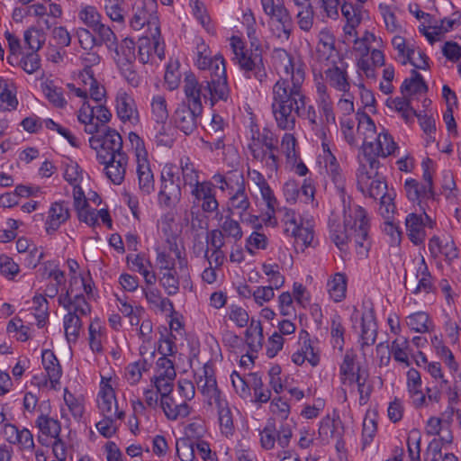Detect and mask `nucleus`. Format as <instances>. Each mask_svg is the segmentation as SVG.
<instances>
[{"instance_id": "nucleus-1", "label": "nucleus", "mask_w": 461, "mask_h": 461, "mask_svg": "<svg viewBox=\"0 0 461 461\" xmlns=\"http://www.w3.org/2000/svg\"><path fill=\"white\" fill-rule=\"evenodd\" d=\"M304 79L305 77L297 72L295 78L281 77L273 86L272 112L282 130H293L296 116L304 115L306 97L302 93Z\"/></svg>"}, {"instance_id": "nucleus-2", "label": "nucleus", "mask_w": 461, "mask_h": 461, "mask_svg": "<svg viewBox=\"0 0 461 461\" xmlns=\"http://www.w3.org/2000/svg\"><path fill=\"white\" fill-rule=\"evenodd\" d=\"M343 226L336 219L329 220L330 237L338 249L345 250L348 240H353L357 253L367 256L371 243L368 240L369 222L366 211L360 205L344 206Z\"/></svg>"}, {"instance_id": "nucleus-3", "label": "nucleus", "mask_w": 461, "mask_h": 461, "mask_svg": "<svg viewBox=\"0 0 461 461\" xmlns=\"http://www.w3.org/2000/svg\"><path fill=\"white\" fill-rule=\"evenodd\" d=\"M358 189L363 193H367L372 198L380 197L381 205L384 207L386 214L393 212L395 205L393 201L394 194L385 192L387 184L382 176H379L377 170L373 175L366 170V165L361 164L357 174Z\"/></svg>"}, {"instance_id": "nucleus-4", "label": "nucleus", "mask_w": 461, "mask_h": 461, "mask_svg": "<svg viewBox=\"0 0 461 461\" xmlns=\"http://www.w3.org/2000/svg\"><path fill=\"white\" fill-rule=\"evenodd\" d=\"M230 47L234 54V60L247 78L254 77L263 82L267 77V71L263 62V57L259 53L249 52L243 41L233 36L230 39Z\"/></svg>"}, {"instance_id": "nucleus-5", "label": "nucleus", "mask_w": 461, "mask_h": 461, "mask_svg": "<svg viewBox=\"0 0 461 461\" xmlns=\"http://www.w3.org/2000/svg\"><path fill=\"white\" fill-rule=\"evenodd\" d=\"M91 149L96 152V159L99 163H105L112 159L126 155L122 151V138L120 133L110 127H105L100 135L89 138Z\"/></svg>"}, {"instance_id": "nucleus-6", "label": "nucleus", "mask_w": 461, "mask_h": 461, "mask_svg": "<svg viewBox=\"0 0 461 461\" xmlns=\"http://www.w3.org/2000/svg\"><path fill=\"white\" fill-rule=\"evenodd\" d=\"M161 186L158 192V204L163 208H172L181 200V179L175 172V167L167 164L160 176Z\"/></svg>"}, {"instance_id": "nucleus-7", "label": "nucleus", "mask_w": 461, "mask_h": 461, "mask_svg": "<svg viewBox=\"0 0 461 461\" xmlns=\"http://www.w3.org/2000/svg\"><path fill=\"white\" fill-rule=\"evenodd\" d=\"M397 144L388 132H381L375 138V142L364 140L362 145L363 156L371 170L378 169L380 163L378 157L386 158L391 155Z\"/></svg>"}, {"instance_id": "nucleus-8", "label": "nucleus", "mask_w": 461, "mask_h": 461, "mask_svg": "<svg viewBox=\"0 0 461 461\" xmlns=\"http://www.w3.org/2000/svg\"><path fill=\"white\" fill-rule=\"evenodd\" d=\"M184 93L185 95L186 103L203 107L201 97L205 100L209 99L213 105L216 102L221 100L213 92V83H209L207 80L199 82L194 73H185L183 86Z\"/></svg>"}, {"instance_id": "nucleus-9", "label": "nucleus", "mask_w": 461, "mask_h": 461, "mask_svg": "<svg viewBox=\"0 0 461 461\" xmlns=\"http://www.w3.org/2000/svg\"><path fill=\"white\" fill-rule=\"evenodd\" d=\"M264 13L269 18L278 23L276 26V37L287 41L293 30V19L282 2L276 3L274 0H260Z\"/></svg>"}, {"instance_id": "nucleus-10", "label": "nucleus", "mask_w": 461, "mask_h": 461, "mask_svg": "<svg viewBox=\"0 0 461 461\" xmlns=\"http://www.w3.org/2000/svg\"><path fill=\"white\" fill-rule=\"evenodd\" d=\"M203 107L194 104H180L174 113L176 127L185 135H189L197 128L198 119L202 116Z\"/></svg>"}, {"instance_id": "nucleus-11", "label": "nucleus", "mask_w": 461, "mask_h": 461, "mask_svg": "<svg viewBox=\"0 0 461 461\" xmlns=\"http://www.w3.org/2000/svg\"><path fill=\"white\" fill-rule=\"evenodd\" d=\"M207 69L211 71L212 76L211 80H207V82L213 83L214 95L221 100L226 101L229 97V86L223 57L221 54H216Z\"/></svg>"}, {"instance_id": "nucleus-12", "label": "nucleus", "mask_w": 461, "mask_h": 461, "mask_svg": "<svg viewBox=\"0 0 461 461\" xmlns=\"http://www.w3.org/2000/svg\"><path fill=\"white\" fill-rule=\"evenodd\" d=\"M273 59L277 65L283 68L285 74L290 77L289 79L295 78L297 72L305 77V64L303 61L300 58H293L285 49H275Z\"/></svg>"}, {"instance_id": "nucleus-13", "label": "nucleus", "mask_w": 461, "mask_h": 461, "mask_svg": "<svg viewBox=\"0 0 461 461\" xmlns=\"http://www.w3.org/2000/svg\"><path fill=\"white\" fill-rule=\"evenodd\" d=\"M116 113L122 122H139V113L134 99L126 92L119 91L116 95Z\"/></svg>"}, {"instance_id": "nucleus-14", "label": "nucleus", "mask_w": 461, "mask_h": 461, "mask_svg": "<svg viewBox=\"0 0 461 461\" xmlns=\"http://www.w3.org/2000/svg\"><path fill=\"white\" fill-rule=\"evenodd\" d=\"M156 0H143L141 8H138L131 20V27L134 30H140L145 24L158 25L156 15Z\"/></svg>"}, {"instance_id": "nucleus-15", "label": "nucleus", "mask_w": 461, "mask_h": 461, "mask_svg": "<svg viewBox=\"0 0 461 461\" xmlns=\"http://www.w3.org/2000/svg\"><path fill=\"white\" fill-rule=\"evenodd\" d=\"M233 176H235L236 188L233 187V190L229 191L230 195L229 204L231 209L239 210L241 217L242 213L249 209L250 203L245 192L243 175L233 174Z\"/></svg>"}, {"instance_id": "nucleus-16", "label": "nucleus", "mask_w": 461, "mask_h": 461, "mask_svg": "<svg viewBox=\"0 0 461 461\" xmlns=\"http://www.w3.org/2000/svg\"><path fill=\"white\" fill-rule=\"evenodd\" d=\"M70 216L68 203L65 202H55L51 204L49 216L46 221V231L48 234L55 232L59 226L68 220Z\"/></svg>"}, {"instance_id": "nucleus-17", "label": "nucleus", "mask_w": 461, "mask_h": 461, "mask_svg": "<svg viewBox=\"0 0 461 461\" xmlns=\"http://www.w3.org/2000/svg\"><path fill=\"white\" fill-rule=\"evenodd\" d=\"M407 235L414 245H421L425 240V222L422 215L410 213L405 219Z\"/></svg>"}, {"instance_id": "nucleus-18", "label": "nucleus", "mask_w": 461, "mask_h": 461, "mask_svg": "<svg viewBox=\"0 0 461 461\" xmlns=\"http://www.w3.org/2000/svg\"><path fill=\"white\" fill-rule=\"evenodd\" d=\"M101 164L104 165L105 175L113 184L121 185L123 182L128 164L127 155H120L111 161Z\"/></svg>"}, {"instance_id": "nucleus-19", "label": "nucleus", "mask_w": 461, "mask_h": 461, "mask_svg": "<svg viewBox=\"0 0 461 461\" xmlns=\"http://www.w3.org/2000/svg\"><path fill=\"white\" fill-rule=\"evenodd\" d=\"M377 336V324L375 322L373 309L368 310L362 315L361 322V348L375 344Z\"/></svg>"}, {"instance_id": "nucleus-20", "label": "nucleus", "mask_w": 461, "mask_h": 461, "mask_svg": "<svg viewBox=\"0 0 461 461\" xmlns=\"http://www.w3.org/2000/svg\"><path fill=\"white\" fill-rule=\"evenodd\" d=\"M343 433V423L339 413L336 411H334L332 418L327 415L321 420L319 427V434L321 437L326 439L331 438H342Z\"/></svg>"}, {"instance_id": "nucleus-21", "label": "nucleus", "mask_w": 461, "mask_h": 461, "mask_svg": "<svg viewBox=\"0 0 461 461\" xmlns=\"http://www.w3.org/2000/svg\"><path fill=\"white\" fill-rule=\"evenodd\" d=\"M41 362L49 376L52 388L59 383L62 375V368L54 352L50 349H44L41 354Z\"/></svg>"}, {"instance_id": "nucleus-22", "label": "nucleus", "mask_w": 461, "mask_h": 461, "mask_svg": "<svg viewBox=\"0 0 461 461\" xmlns=\"http://www.w3.org/2000/svg\"><path fill=\"white\" fill-rule=\"evenodd\" d=\"M324 73L330 86L341 92H348L349 90V77L346 68L334 65L332 68L326 69Z\"/></svg>"}, {"instance_id": "nucleus-23", "label": "nucleus", "mask_w": 461, "mask_h": 461, "mask_svg": "<svg viewBox=\"0 0 461 461\" xmlns=\"http://www.w3.org/2000/svg\"><path fill=\"white\" fill-rule=\"evenodd\" d=\"M246 343L251 353H258L263 347L264 335L260 321L251 319L249 327L245 332Z\"/></svg>"}, {"instance_id": "nucleus-24", "label": "nucleus", "mask_w": 461, "mask_h": 461, "mask_svg": "<svg viewBox=\"0 0 461 461\" xmlns=\"http://www.w3.org/2000/svg\"><path fill=\"white\" fill-rule=\"evenodd\" d=\"M115 52L117 66L133 64L136 59L135 42L130 38L123 39L117 49H112Z\"/></svg>"}, {"instance_id": "nucleus-25", "label": "nucleus", "mask_w": 461, "mask_h": 461, "mask_svg": "<svg viewBox=\"0 0 461 461\" xmlns=\"http://www.w3.org/2000/svg\"><path fill=\"white\" fill-rule=\"evenodd\" d=\"M106 15L115 23L123 24L128 13L125 0H103Z\"/></svg>"}, {"instance_id": "nucleus-26", "label": "nucleus", "mask_w": 461, "mask_h": 461, "mask_svg": "<svg viewBox=\"0 0 461 461\" xmlns=\"http://www.w3.org/2000/svg\"><path fill=\"white\" fill-rule=\"evenodd\" d=\"M98 409L104 417L113 416V407L117 405L114 391L110 384L103 386L98 393Z\"/></svg>"}, {"instance_id": "nucleus-27", "label": "nucleus", "mask_w": 461, "mask_h": 461, "mask_svg": "<svg viewBox=\"0 0 461 461\" xmlns=\"http://www.w3.org/2000/svg\"><path fill=\"white\" fill-rule=\"evenodd\" d=\"M35 423L44 436L53 438L60 437L61 424L58 420L41 414Z\"/></svg>"}, {"instance_id": "nucleus-28", "label": "nucleus", "mask_w": 461, "mask_h": 461, "mask_svg": "<svg viewBox=\"0 0 461 461\" xmlns=\"http://www.w3.org/2000/svg\"><path fill=\"white\" fill-rule=\"evenodd\" d=\"M82 327L80 315L70 311L64 316L65 336L68 343L76 342L79 337Z\"/></svg>"}, {"instance_id": "nucleus-29", "label": "nucleus", "mask_w": 461, "mask_h": 461, "mask_svg": "<svg viewBox=\"0 0 461 461\" xmlns=\"http://www.w3.org/2000/svg\"><path fill=\"white\" fill-rule=\"evenodd\" d=\"M328 291L335 302H341L346 297L347 276L343 273H336L332 280L327 284Z\"/></svg>"}, {"instance_id": "nucleus-30", "label": "nucleus", "mask_w": 461, "mask_h": 461, "mask_svg": "<svg viewBox=\"0 0 461 461\" xmlns=\"http://www.w3.org/2000/svg\"><path fill=\"white\" fill-rule=\"evenodd\" d=\"M419 274L420 275V278L417 285L411 282L409 283V286L411 288L413 287L412 294H416L421 291H424L427 294L429 293L432 289L431 275L423 258H421L420 264L418 267L417 276Z\"/></svg>"}, {"instance_id": "nucleus-31", "label": "nucleus", "mask_w": 461, "mask_h": 461, "mask_svg": "<svg viewBox=\"0 0 461 461\" xmlns=\"http://www.w3.org/2000/svg\"><path fill=\"white\" fill-rule=\"evenodd\" d=\"M97 34L96 46L105 45L108 50L117 49V37L110 26L101 23L93 30Z\"/></svg>"}, {"instance_id": "nucleus-32", "label": "nucleus", "mask_w": 461, "mask_h": 461, "mask_svg": "<svg viewBox=\"0 0 461 461\" xmlns=\"http://www.w3.org/2000/svg\"><path fill=\"white\" fill-rule=\"evenodd\" d=\"M139 188L144 194H149L154 191L153 173L147 163L139 164L137 167Z\"/></svg>"}, {"instance_id": "nucleus-33", "label": "nucleus", "mask_w": 461, "mask_h": 461, "mask_svg": "<svg viewBox=\"0 0 461 461\" xmlns=\"http://www.w3.org/2000/svg\"><path fill=\"white\" fill-rule=\"evenodd\" d=\"M368 378L367 371H361L360 367L357 368V372L355 375L354 381L357 384V391L359 393V404L366 405L372 394L374 385L372 384H366Z\"/></svg>"}, {"instance_id": "nucleus-34", "label": "nucleus", "mask_w": 461, "mask_h": 461, "mask_svg": "<svg viewBox=\"0 0 461 461\" xmlns=\"http://www.w3.org/2000/svg\"><path fill=\"white\" fill-rule=\"evenodd\" d=\"M412 91L413 94L428 91V86L422 76L416 70H411V77L405 78L401 86L402 94Z\"/></svg>"}, {"instance_id": "nucleus-35", "label": "nucleus", "mask_w": 461, "mask_h": 461, "mask_svg": "<svg viewBox=\"0 0 461 461\" xmlns=\"http://www.w3.org/2000/svg\"><path fill=\"white\" fill-rule=\"evenodd\" d=\"M24 43L28 48L34 52H37L42 48L45 43L46 36L41 29H38L34 26L28 28L24 32Z\"/></svg>"}, {"instance_id": "nucleus-36", "label": "nucleus", "mask_w": 461, "mask_h": 461, "mask_svg": "<svg viewBox=\"0 0 461 461\" xmlns=\"http://www.w3.org/2000/svg\"><path fill=\"white\" fill-rule=\"evenodd\" d=\"M81 77H83L84 84H87V81H89L90 89L89 94L90 97L95 101V102H101L105 95V90L103 86H99V83L95 79L94 76L93 69L87 68H84Z\"/></svg>"}, {"instance_id": "nucleus-37", "label": "nucleus", "mask_w": 461, "mask_h": 461, "mask_svg": "<svg viewBox=\"0 0 461 461\" xmlns=\"http://www.w3.org/2000/svg\"><path fill=\"white\" fill-rule=\"evenodd\" d=\"M341 14L349 24L350 30H355L361 23V9L362 5H354L352 3L344 1L340 5Z\"/></svg>"}, {"instance_id": "nucleus-38", "label": "nucleus", "mask_w": 461, "mask_h": 461, "mask_svg": "<svg viewBox=\"0 0 461 461\" xmlns=\"http://www.w3.org/2000/svg\"><path fill=\"white\" fill-rule=\"evenodd\" d=\"M291 231V235L294 238L295 242L302 243V250L304 249V248H307L309 246L312 245L313 241V230L309 227H303L302 224H295L290 230L289 227L285 228V232Z\"/></svg>"}, {"instance_id": "nucleus-39", "label": "nucleus", "mask_w": 461, "mask_h": 461, "mask_svg": "<svg viewBox=\"0 0 461 461\" xmlns=\"http://www.w3.org/2000/svg\"><path fill=\"white\" fill-rule=\"evenodd\" d=\"M330 335L333 347L342 351L345 345V328L342 325V319L339 314H334L331 318Z\"/></svg>"}, {"instance_id": "nucleus-40", "label": "nucleus", "mask_w": 461, "mask_h": 461, "mask_svg": "<svg viewBox=\"0 0 461 461\" xmlns=\"http://www.w3.org/2000/svg\"><path fill=\"white\" fill-rule=\"evenodd\" d=\"M42 92L46 98L55 107L63 108L67 104V101L63 95V91L60 87L54 86L52 82L41 85Z\"/></svg>"}, {"instance_id": "nucleus-41", "label": "nucleus", "mask_w": 461, "mask_h": 461, "mask_svg": "<svg viewBox=\"0 0 461 461\" xmlns=\"http://www.w3.org/2000/svg\"><path fill=\"white\" fill-rule=\"evenodd\" d=\"M151 111L155 121L159 124H165L168 119L166 98L161 95H154L151 101Z\"/></svg>"}, {"instance_id": "nucleus-42", "label": "nucleus", "mask_w": 461, "mask_h": 461, "mask_svg": "<svg viewBox=\"0 0 461 461\" xmlns=\"http://www.w3.org/2000/svg\"><path fill=\"white\" fill-rule=\"evenodd\" d=\"M299 339L303 340L301 349L306 356H308L309 364L312 366H317L320 363V356L312 346L309 332L305 330H302L299 332Z\"/></svg>"}, {"instance_id": "nucleus-43", "label": "nucleus", "mask_w": 461, "mask_h": 461, "mask_svg": "<svg viewBox=\"0 0 461 461\" xmlns=\"http://www.w3.org/2000/svg\"><path fill=\"white\" fill-rule=\"evenodd\" d=\"M79 19L89 28L94 30L102 23V14L98 12L96 7L87 5L83 8L78 14Z\"/></svg>"}, {"instance_id": "nucleus-44", "label": "nucleus", "mask_w": 461, "mask_h": 461, "mask_svg": "<svg viewBox=\"0 0 461 461\" xmlns=\"http://www.w3.org/2000/svg\"><path fill=\"white\" fill-rule=\"evenodd\" d=\"M214 402L218 407L219 422L221 428L224 429L226 433H229L233 429L231 411L230 408L226 406V402H224L221 398L215 399Z\"/></svg>"}, {"instance_id": "nucleus-45", "label": "nucleus", "mask_w": 461, "mask_h": 461, "mask_svg": "<svg viewBox=\"0 0 461 461\" xmlns=\"http://www.w3.org/2000/svg\"><path fill=\"white\" fill-rule=\"evenodd\" d=\"M358 120L357 131L365 135L364 140L373 138L376 133V127L371 117L366 113H357Z\"/></svg>"}, {"instance_id": "nucleus-46", "label": "nucleus", "mask_w": 461, "mask_h": 461, "mask_svg": "<svg viewBox=\"0 0 461 461\" xmlns=\"http://www.w3.org/2000/svg\"><path fill=\"white\" fill-rule=\"evenodd\" d=\"M429 315L424 312H414L407 317L406 322L411 330L423 333L428 331Z\"/></svg>"}, {"instance_id": "nucleus-47", "label": "nucleus", "mask_w": 461, "mask_h": 461, "mask_svg": "<svg viewBox=\"0 0 461 461\" xmlns=\"http://www.w3.org/2000/svg\"><path fill=\"white\" fill-rule=\"evenodd\" d=\"M221 230L227 238H232L235 242L241 240L243 232L240 223L231 219L230 216H226L223 222L221 225Z\"/></svg>"}, {"instance_id": "nucleus-48", "label": "nucleus", "mask_w": 461, "mask_h": 461, "mask_svg": "<svg viewBox=\"0 0 461 461\" xmlns=\"http://www.w3.org/2000/svg\"><path fill=\"white\" fill-rule=\"evenodd\" d=\"M159 282L168 295L172 296L179 292V277L176 270L164 273Z\"/></svg>"}, {"instance_id": "nucleus-49", "label": "nucleus", "mask_w": 461, "mask_h": 461, "mask_svg": "<svg viewBox=\"0 0 461 461\" xmlns=\"http://www.w3.org/2000/svg\"><path fill=\"white\" fill-rule=\"evenodd\" d=\"M407 198L411 202H418L420 212H425L427 204H422L420 194V183L415 179H407L404 183Z\"/></svg>"}, {"instance_id": "nucleus-50", "label": "nucleus", "mask_w": 461, "mask_h": 461, "mask_svg": "<svg viewBox=\"0 0 461 461\" xmlns=\"http://www.w3.org/2000/svg\"><path fill=\"white\" fill-rule=\"evenodd\" d=\"M420 431L413 429L407 440L408 453L411 461H420Z\"/></svg>"}, {"instance_id": "nucleus-51", "label": "nucleus", "mask_w": 461, "mask_h": 461, "mask_svg": "<svg viewBox=\"0 0 461 461\" xmlns=\"http://www.w3.org/2000/svg\"><path fill=\"white\" fill-rule=\"evenodd\" d=\"M306 3L305 6L298 11L297 19L299 27L308 32L312 27L313 23V9L309 0H304Z\"/></svg>"}, {"instance_id": "nucleus-52", "label": "nucleus", "mask_w": 461, "mask_h": 461, "mask_svg": "<svg viewBox=\"0 0 461 461\" xmlns=\"http://www.w3.org/2000/svg\"><path fill=\"white\" fill-rule=\"evenodd\" d=\"M20 272V267L14 260L5 255H0V273L8 279H14L15 276Z\"/></svg>"}, {"instance_id": "nucleus-53", "label": "nucleus", "mask_w": 461, "mask_h": 461, "mask_svg": "<svg viewBox=\"0 0 461 461\" xmlns=\"http://www.w3.org/2000/svg\"><path fill=\"white\" fill-rule=\"evenodd\" d=\"M276 429L274 420H268L266 427L260 433V442L262 447H264L267 450L272 449L274 447L276 434Z\"/></svg>"}, {"instance_id": "nucleus-54", "label": "nucleus", "mask_w": 461, "mask_h": 461, "mask_svg": "<svg viewBox=\"0 0 461 461\" xmlns=\"http://www.w3.org/2000/svg\"><path fill=\"white\" fill-rule=\"evenodd\" d=\"M160 338L158 339L159 343H165L166 347H163L161 344L158 347V352L163 356H173L176 353V336L170 333L168 336H166L167 332L166 327H160Z\"/></svg>"}, {"instance_id": "nucleus-55", "label": "nucleus", "mask_w": 461, "mask_h": 461, "mask_svg": "<svg viewBox=\"0 0 461 461\" xmlns=\"http://www.w3.org/2000/svg\"><path fill=\"white\" fill-rule=\"evenodd\" d=\"M461 25V11H456L450 18H443L440 20L439 25H434L435 33L440 35L452 30L455 26Z\"/></svg>"}, {"instance_id": "nucleus-56", "label": "nucleus", "mask_w": 461, "mask_h": 461, "mask_svg": "<svg viewBox=\"0 0 461 461\" xmlns=\"http://www.w3.org/2000/svg\"><path fill=\"white\" fill-rule=\"evenodd\" d=\"M262 270L265 275L269 276V282L276 289L281 288L285 284V277L279 272L277 264H263Z\"/></svg>"}, {"instance_id": "nucleus-57", "label": "nucleus", "mask_w": 461, "mask_h": 461, "mask_svg": "<svg viewBox=\"0 0 461 461\" xmlns=\"http://www.w3.org/2000/svg\"><path fill=\"white\" fill-rule=\"evenodd\" d=\"M175 379H169L164 375H155L151 378V383L156 388V392L160 394L161 397L168 396L171 394Z\"/></svg>"}, {"instance_id": "nucleus-58", "label": "nucleus", "mask_w": 461, "mask_h": 461, "mask_svg": "<svg viewBox=\"0 0 461 461\" xmlns=\"http://www.w3.org/2000/svg\"><path fill=\"white\" fill-rule=\"evenodd\" d=\"M178 66V61L169 63L167 66L164 79L165 84L170 91L176 89L180 83V74L177 71Z\"/></svg>"}, {"instance_id": "nucleus-59", "label": "nucleus", "mask_w": 461, "mask_h": 461, "mask_svg": "<svg viewBox=\"0 0 461 461\" xmlns=\"http://www.w3.org/2000/svg\"><path fill=\"white\" fill-rule=\"evenodd\" d=\"M181 170L183 175L184 185H189L195 186L198 181V173L194 166L189 163V158H185V161L181 159Z\"/></svg>"}, {"instance_id": "nucleus-60", "label": "nucleus", "mask_w": 461, "mask_h": 461, "mask_svg": "<svg viewBox=\"0 0 461 461\" xmlns=\"http://www.w3.org/2000/svg\"><path fill=\"white\" fill-rule=\"evenodd\" d=\"M20 65L28 74L36 72L41 67V59L37 52L31 51L21 59Z\"/></svg>"}, {"instance_id": "nucleus-61", "label": "nucleus", "mask_w": 461, "mask_h": 461, "mask_svg": "<svg viewBox=\"0 0 461 461\" xmlns=\"http://www.w3.org/2000/svg\"><path fill=\"white\" fill-rule=\"evenodd\" d=\"M82 173L83 171L78 166V164L75 161H70L66 166L64 172V179L70 185L75 186V185H79V183L81 182Z\"/></svg>"}, {"instance_id": "nucleus-62", "label": "nucleus", "mask_w": 461, "mask_h": 461, "mask_svg": "<svg viewBox=\"0 0 461 461\" xmlns=\"http://www.w3.org/2000/svg\"><path fill=\"white\" fill-rule=\"evenodd\" d=\"M256 140L260 141L267 150H278V138L267 128H263L261 132H258Z\"/></svg>"}, {"instance_id": "nucleus-63", "label": "nucleus", "mask_w": 461, "mask_h": 461, "mask_svg": "<svg viewBox=\"0 0 461 461\" xmlns=\"http://www.w3.org/2000/svg\"><path fill=\"white\" fill-rule=\"evenodd\" d=\"M0 102L4 111L16 110L18 106L15 92L9 89L7 86L4 87L0 93Z\"/></svg>"}, {"instance_id": "nucleus-64", "label": "nucleus", "mask_w": 461, "mask_h": 461, "mask_svg": "<svg viewBox=\"0 0 461 461\" xmlns=\"http://www.w3.org/2000/svg\"><path fill=\"white\" fill-rule=\"evenodd\" d=\"M176 455L181 461H192L194 459V444L189 439H182L176 442Z\"/></svg>"}]
</instances>
